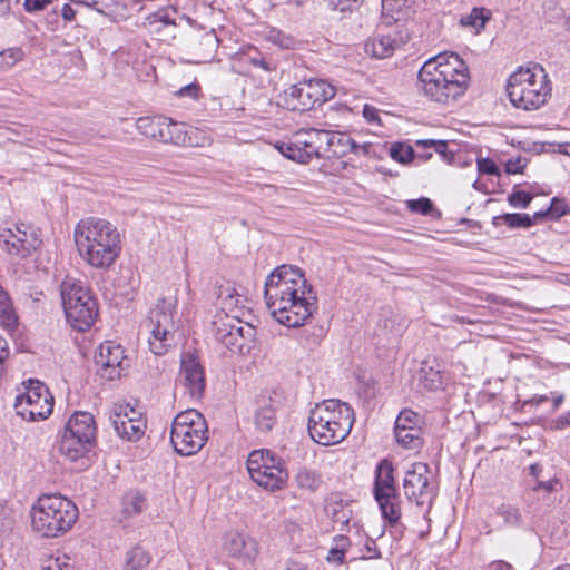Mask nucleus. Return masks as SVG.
I'll list each match as a JSON object with an SVG mask.
<instances>
[{"label":"nucleus","mask_w":570,"mask_h":570,"mask_svg":"<svg viewBox=\"0 0 570 570\" xmlns=\"http://www.w3.org/2000/svg\"><path fill=\"white\" fill-rule=\"evenodd\" d=\"M478 170L481 174L489 176H499L500 169L498 165L490 158H479L476 160Z\"/></svg>","instance_id":"obj_49"},{"label":"nucleus","mask_w":570,"mask_h":570,"mask_svg":"<svg viewBox=\"0 0 570 570\" xmlns=\"http://www.w3.org/2000/svg\"><path fill=\"white\" fill-rule=\"evenodd\" d=\"M325 137H327L326 130L314 128L299 130L288 140L278 142L276 148L286 158L307 164L313 158H321L320 148Z\"/></svg>","instance_id":"obj_13"},{"label":"nucleus","mask_w":570,"mask_h":570,"mask_svg":"<svg viewBox=\"0 0 570 570\" xmlns=\"http://www.w3.org/2000/svg\"><path fill=\"white\" fill-rule=\"evenodd\" d=\"M335 96V88L324 79H309L293 85L285 92L287 108L304 112L321 106Z\"/></svg>","instance_id":"obj_12"},{"label":"nucleus","mask_w":570,"mask_h":570,"mask_svg":"<svg viewBox=\"0 0 570 570\" xmlns=\"http://www.w3.org/2000/svg\"><path fill=\"white\" fill-rule=\"evenodd\" d=\"M166 121V117L164 116H153V117H140L136 121L137 130L156 141H161L163 128Z\"/></svg>","instance_id":"obj_31"},{"label":"nucleus","mask_w":570,"mask_h":570,"mask_svg":"<svg viewBox=\"0 0 570 570\" xmlns=\"http://www.w3.org/2000/svg\"><path fill=\"white\" fill-rule=\"evenodd\" d=\"M246 464L250 479L266 491L281 490L288 479L283 460L271 450L252 451Z\"/></svg>","instance_id":"obj_10"},{"label":"nucleus","mask_w":570,"mask_h":570,"mask_svg":"<svg viewBox=\"0 0 570 570\" xmlns=\"http://www.w3.org/2000/svg\"><path fill=\"white\" fill-rule=\"evenodd\" d=\"M52 0H24L23 8L27 12L41 11L51 3Z\"/></svg>","instance_id":"obj_55"},{"label":"nucleus","mask_w":570,"mask_h":570,"mask_svg":"<svg viewBox=\"0 0 570 570\" xmlns=\"http://www.w3.org/2000/svg\"><path fill=\"white\" fill-rule=\"evenodd\" d=\"M151 561V557L141 546L132 547L126 554L124 570H144Z\"/></svg>","instance_id":"obj_35"},{"label":"nucleus","mask_w":570,"mask_h":570,"mask_svg":"<svg viewBox=\"0 0 570 570\" xmlns=\"http://www.w3.org/2000/svg\"><path fill=\"white\" fill-rule=\"evenodd\" d=\"M124 361L121 346L112 342H106L99 346V351L95 354L97 374L108 381L119 379L124 371Z\"/></svg>","instance_id":"obj_19"},{"label":"nucleus","mask_w":570,"mask_h":570,"mask_svg":"<svg viewBox=\"0 0 570 570\" xmlns=\"http://www.w3.org/2000/svg\"><path fill=\"white\" fill-rule=\"evenodd\" d=\"M548 401L547 395H534L533 397L525 400L522 404V407L527 406H539L540 404Z\"/></svg>","instance_id":"obj_64"},{"label":"nucleus","mask_w":570,"mask_h":570,"mask_svg":"<svg viewBox=\"0 0 570 570\" xmlns=\"http://www.w3.org/2000/svg\"><path fill=\"white\" fill-rule=\"evenodd\" d=\"M95 445L79 435L63 430L59 442V452L67 461L77 463L78 470H83L89 465L88 454Z\"/></svg>","instance_id":"obj_20"},{"label":"nucleus","mask_w":570,"mask_h":570,"mask_svg":"<svg viewBox=\"0 0 570 570\" xmlns=\"http://www.w3.org/2000/svg\"><path fill=\"white\" fill-rule=\"evenodd\" d=\"M417 78L425 97L448 105L466 91L470 73L465 61L458 53L444 51L426 60Z\"/></svg>","instance_id":"obj_2"},{"label":"nucleus","mask_w":570,"mask_h":570,"mask_svg":"<svg viewBox=\"0 0 570 570\" xmlns=\"http://www.w3.org/2000/svg\"><path fill=\"white\" fill-rule=\"evenodd\" d=\"M350 141L351 142H348L346 150H348L355 155H367L370 153V148H371L370 144L360 145L351 137H350Z\"/></svg>","instance_id":"obj_58"},{"label":"nucleus","mask_w":570,"mask_h":570,"mask_svg":"<svg viewBox=\"0 0 570 570\" xmlns=\"http://www.w3.org/2000/svg\"><path fill=\"white\" fill-rule=\"evenodd\" d=\"M373 497L389 525H397L402 517V501L395 483L393 464L386 459L376 465Z\"/></svg>","instance_id":"obj_9"},{"label":"nucleus","mask_w":570,"mask_h":570,"mask_svg":"<svg viewBox=\"0 0 570 570\" xmlns=\"http://www.w3.org/2000/svg\"><path fill=\"white\" fill-rule=\"evenodd\" d=\"M396 41L390 35L375 36L365 42V52L371 57L384 59L393 55Z\"/></svg>","instance_id":"obj_28"},{"label":"nucleus","mask_w":570,"mask_h":570,"mask_svg":"<svg viewBox=\"0 0 570 570\" xmlns=\"http://www.w3.org/2000/svg\"><path fill=\"white\" fill-rule=\"evenodd\" d=\"M523 167H524V165L522 164L521 158L510 159L505 164V171L508 174H519V173H522Z\"/></svg>","instance_id":"obj_62"},{"label":"nucleus","mask_w":570,"mask_h":570,"mask_svg":"<svg viewBox=\"0 0 570 570\" xmlns=\"http://www.w3.org/2000/svg\"><path fill=\"white\" fill-rule=\"evenodd\" d=\"M507 94L511 104L523 110H537L551 95V87L544 69L533 63L520 67L510 75Z\"/></svg>","instance_id":"obj_5"},{"label":"nucleus","mask_w":570,"mask_h":570,"mask_svg":"<svg viewBox=\"0 0 570 570\" xmlns=\"http://www.w3.org/2000/svg\"><path fill=\"white\" fill-rule=\"evenodd\" d=\"M490 19V13L484 8H473L471 12L463 16L460 22L464 27H471L476 31L484 28L487 21Z\"/></svg>","instance_id":"obj_38"},{"label":"nucleus","mask_w":570,"mask_h":570,"mask_svg":"<svg viewBox=\"0 0 570 570\" xmlns=\"http://www.w3.org/2000/svg\"><path fill=\"white\" fill-rule=\"evenodd\" d=\"M147 509V499L138 490L127 491L121 500V512L126 518H132Z\"/></svg>","instance_id":"obj_30"},{"label":"nucleus","mask_w":570,"mask_h":570,"mask_svg":"<svg viewBox=\"0 0 570 570\" xmlns=\"http://www.w3.org/2000/svg\"><path fill=\"white\" fill-rule=\"evenodd\" d=\"M43 401L53 402V397L43 383L38 380H30L26 392L17 395L14 406L20 409L29 403H42Z\"/></svg>","instance_id":"obj_26"},{"label":"nucleus","mask_w":570,"mask_h":570,"mask_svg":"<svg viewBox=\"0 0 570 570\" xmlns=\"http://www.w3.org/2000/svg\"><path fill=\"white\" fill-rule=\"evenodd\" d=\"M219 40L214 31L205 32L191 43L193 62L206 63L210 62L218 49Z\"/></svg>","instance_id":"obj_24"},{"label":"nucleus","mask_w":570,"mask_h":570,"mask_svg":"<svg viewBox=\"0 0 570 570\" xmlns=\"http://www.w3.org/2000/svg\"><path fill=\"white\" fill-rule=\"evenodd\" d=\"M53 409V402L43 401L42 403H29L20 409L17 413L29 421H39L47 419Z\"/></svg>","instance_id":"obj_34"},{"label":"nucleus","mask_w":570,"mask_h":570,"mask_svg":"<svg viewBox=\"0 0 570 570\" xmlns=\"http://www.w3.org/2000/svg\"><path fill=\"white\" fill-rule=\"evenodd\" d=\"M200 91V87L197 83H189L187 86L181 87L177 95L179 97H190L193 99H197Z\"/></svg>","instance_id":"obj_57"},{"label":"nucleus","mask_w":570,"mask_h":570,"mask_svg":"<svg viewBox=\"0 0 570 570\" xmlns=\"http://www.w3.org/2000/svg\"><path fill=\"white\" fill-rule=\"evenodd\" d=\"M362 0H326V7L331 11H338L343 17L360 8Z\"/></svg>","instance_id":"obj_42"},{"label":"nucleus","mask_w":570,"mask_h":570,"mask_svg":"<svg viewBox=\"0 0 570 570\" xmlns=\"http://www.w3.org/2000/svg\"><path fill=\"white\" fill-rule=\"evenodd\" d=\"M351 546L350 538L345 535H336L333 538V547L342 552H346Z\"/></svg>","instance_id":"obj_60"},{"label":"nucleus","mask_w":570,"mask_h":570,"mask_svg":"<svg viewBox=\"0 0 570 570\" xmlns=\"http://www.w3.org/2000/svg\"><path fill=\"white\" fill-rule=\"evenodd\" d=\"M75 242L81 257L95 268H108L121 252L120 233L110 222L88 217L78 223Z\"/></svg>","instance_id":"obj_3"},{"label":"nucleus","mask_w":570,"mask_h":570,"mask_svg":"<svg viewBox=\"0 0 570 570\" xmlns=\"http://www.w3.org/2000/svg\"><path fill=\"white\" fill-rule=\"evenodd\" d=\"M430 468L426 463L415 462L405 472L403 489L406 498L417 505L431 503L436 495L435 488L430 483Z\"/></svg>","instance_id":"obj_15"},{"label":"nucleus","mask_w":570,"mask_h":570,"mask_svg":"<svg viewBox=\"0 0 570 570\" xmlns=\"http://www.w3.org/2000/svg\"><path fill=\"white\" fill-rule=\"evenodd\" d=\"M354 422L353 409L340 400H325L309 412L308 433L321 445H334L350 434Z\"/></svg>","instance_id":"obj_4"},{"label":"nucleus","mask_w":570,"mask_h":570,"mask_svg":"<svg viewBox=\"0 0 570 570\" xmlns=\"http://www.w3.org/2000/svg\"><path fill=\"white\" fill-rule=\"evenodd\" d=\"M60 294L70 326L79 332L89 330L98 316V304L91 291L80 282L66 279L61 283Z\"/></svg>","instance_id":"obj_7"},{"label":"nucleus","mask_w":570,"mask_h":570,"mask_svg":"<svg viewBox=\"0 0 570 570\" xmlns=\"http://www.w3.org/2000/svg\"><path fill=\"white\" fill-rule=\"evenodd\" d=\"M164 135H161V141L166 144H173L177 146L186 145L190 138L187 136L184 124L174 121L166 117V121L163 128Z\"/></svg>","instance_id":"obj_32"},{"label":"nucleus","mask_w":570,"mask_h":570,"mask_svg":"<svg viewBox=\"0 0 570 570\" xmlns=\"http://www.w3.org/2000/svg\"><path fill=\"white\" fill-rule=\"evenodd\" d=\"M421 381L429 390L436 391L442 389L445 384L444 376L441 370H434L433 366H423Z\"/></svg>","instance_id":"obj_39"},{"label":"nucleus","mask_w":570,"mask_h":570,"mask_svg":"<svg viewBox=\"0 0 570 570\" xmlns=\"http://www.w3.org/2000/svg\"><path fill=\"white\" fill-rule=\"evenodd\" d=\"M490 570H514L513 566L504 560H494L489 563Z\"/></svg>","instance_id":"obj_63"},{"label":"nucleus","mask_w":570,"mask_h":570,"mask_svg":"<svg viewBox=\"0 0 570 570\" xmlns=\"http://www.w3.org/2000/svg\"><path fill=\"white\" fill-rule=\"evenodd\" d=\"M268 39L283 48H289L293 43V39L285 36L281 30L272 29L268 35Z\"/></svg>","instance_id":"obj_51"},{"label":"nucleus","mask_w":570,"mask_h":570,"mask_svg":"<svg viewBox=\"0 0 570 570\" xmlns=\"http://www.w3.org/2000/svg\"><path fill=\"white\" fill-rule=\"evenodd\" d=\"M0 325L7 331H14L18 315L9 293L0 285Z\"/></svg>","instance_id":"obj_29"},{"label":"nucleus","mask_w":570,"mask_h":570,"mask_svg":"<svg viewBox=\"0 0 570 570\" xmlns=\"http://www.w3.org/2000/svg\"><path fill=\"white\" fill-rule=\"evenodd\" d=\"M42 240L36 229L24 224L14 228H0V246L9 255L24 258L31 255Z\"/></svg>","instance_id":"obj_16"},{"label":"nucleus","mask_w":570,"mask_h":570,"mask_svg":"<svg viewBox=\"0 0 570 570\" xmlns=\"http://www.w3.org/2000/svg\"><path fill=\"white\" fill-rule=\"evenodd\" d=\"M327 137L323 138V144H326L328 147H333L335 145L342 146V153L346 151V147L350 141V136L346 134H333L326 131Z\"/></svg>","instance_id":"obj_48"},{"label":"nucleus","mask_w":570,"mask_h":570,"mask_svg":"<svg viewBox=\"0 0 570 570\" xmlns=\"http://www.w3.org/2000/svg\"><path fill=\"white\" fill-rule=\"evenodd\" d=\"M433 149L446 164L451 165L454 163L455 155L448 149V142L445 140H439Z\"/></svg>","instance_id":"obj_52"},{"label":"nucleus","mask_w":570,"mask_h":570,"mask_svg":"<svg viewBox=\"0 0 570 570\" xmlns=\"http://www.w3.org/2000/svg\"><path fill=\"white\" fill-rule=\"evenodd\" d=\"M208 429L204 415L189 409L178 413L171 423L170 443L176 453L189 456L198 453L206 441Z\"/></svg>","instance_id":"obj_8"},{"label":"nucleus","mask_w":570,"mask_h":570,"mask_svg":"<svg viewBox=\"0 0 570 570\" xmlns=\"http://www.w3.org/2000/svg\"><path fill=\"white\" fill-rule=\"evenodd\" d=\"M255 424L263 432H268L276 423L277 402L269 396H261L257 401Z\"/></svg>","instance_id":"obj_25"},{"label":"nucleus","mask_w":570,"mask_h":570,"mask_svg":"<svg viewBox=\"0 0 570 570\" xmlns=\"http://www.w3.org/2000/svg\"><path fill=\"white\" fill-rule=\"evenodd\" d=\"M345 553L332 547L328 551L326 560L332 563L342 564L344 562Z\"/></svg>","instance_id":"obj_61"},{"label":"nucleus","mask_w":570,"mask_h":570,"mask_svg":"<svg viewBox=\"0 0 570 570\" xmlns=\"http://www.w3.org/2000/svg\"><path fill=\"white\" fill-rule=\"evenodd\" d=\"M125 411H131L127 403H119L112 406L109 420L117 435L127 441H138L145 433L146 421L140 413H132L131 419L125 420Z\"/></svg>","instance_id":"obj_18"},{"label":"nucleus","mask_w":570,"mask_h":570,"mask_svg":"<svg viewBox=\"0 0 570 570\" xmlns=\"http://www.w3.org/2000/svg\"><path fill=\"white\" fill-rule=\"evenodd\" d=\"M295 482L299 489L314 492L321 485L322 479L316 471L303 466L298 469Z\"/></svg>","instance_id":"obj_36"},{"label":"nucleus","mask_w":570,"mask_h":570,"mask_svg":"<svg viewBox=\"0 0 570 570\" xmlns=\"http://www.w3.org/2000/svg\"><path fill=\"white\" fill-rule=\"evenodd\" d=\"M9 356V348L7 341L0 335V377L3 375L4 372V361Z\"/></svg>","instance_id":"obj_59"},{"label":"nucleus","mask_w":570,"mask_h":570,"mask_svg":"<svg viewBox=\"0 0 570 570\" xmlns=\"http://www.w3.org/2000/svg\"><path fill=\"white\" fill-rule=\"evenodd\" d=\"M224 547L230 557L242 559L249 563H252L258 554L256 540L239 532L228 533Z\"/></svg>","instance_id":"obj_22"},{"label":"nucleus","mask_w":570,"mask_h":570,"mask_svg":"<svg viewBox=\"0 0 570 570\" xmlns=\"http://www.w3.org/2000/svg\"><path fill=\"white\" fill-rule=\"evenodd\" d=\"M264 298L271 315L287 327L304 325L317 311L313 286L294 265H281L266 277Z\"/></svg>","instance_id":"obj_1"},{"label":"nucleus","mask_w":570,"mask_h":570,"mask_svg":"<svg viewBox=\"0 0 570 570\" xmlns=\"http://www.w3.org/2000/svg\"><path fill=\"white\" fill-rule=\"evenodd\" d=\"M542 212L546 213V216L559 218L566 214V204L562 200L554 197L552 198L549 208Z\"/></svg>","instance_id":"obj_50"},{"label":"nucleus","mask_w":570,"mask_h":570,"mask_svg":"<svg viewBox=\"0 0 570 570\" xmlns=\"http://www.w3.org/2000/svg\"><path fill=\"white\" fill-rule=\"evenodd\" d=\"M177 12L167 8L159 9L146 17L145 27L149 33L155 35L160 41H169L175 38Z\"/></svg>","instance_id":"obj_21"},{"label":"nucleus","mask_w":570,"mask_h":570,"mask_svg":"<svg viewBox=\"0 0 570 570\" xmlns=\"http://www.w3.org/2000/svg\"><path fill=\"white\" fill-rule=\"evenodd\" d=\"M390 156L392 159L401 163V164H407L411 163L414 158V150L411 146L396 142L393 144L390 149Z\"/></svg>","instance_id":"obj_43"},{"label":"nucleus","mask_w":570,"mask_h":570,"mask_svg":"<svg viewBox=\"0 0 570 570\" xmlns=\"http://www.w3.org/2000/svg\"><path fill=\"white\" fill-rule=\"evenodd\" d=\"M543 217H546L543 212H535L533 216L521 213L502 214L493 217L492 224L494 226L505 224L510 228H528Z\"/></svg>","instance_id":"obj_27"},{"label":"nucleus","mask_w":570,"mask_h":570,"mask_svg":"<svg viewBox=\"0 0 570 570\" xmlns=\"http://www.w3.org/2000/svg\"><path fill=\"white\" fill-rule=\"evenodd\" d=\"M78 519V508L60 494H43L31 509L32 529L46 538L67 532Z\"/></svg>","instance_id":"obj_6"},{"label":"nucleus","mask_w":570,"mask_h":570,"mask_svg":"<svg viewBox=\"0 0 570 570\" xmlns=\"http://www.w3.org/2000/svg\"><path fill=\"white\" fill-rule=\"evenodd\" d=\"M433 149L446 164L451 165L454 163L455 155L448 149V142L445 140H439Z\"/></svg>","instance_id":"obj_53"},{"label":"nucleus","mask_w":570,"mask_h":570,"mask_svg":"<svg viewBox=\"0 0 570 570\" xmlns=\"http://www.w3.org/2000/svg\"><path fill=\"white\" fill-rule=\"evenodd\" d=\"M214 335L216 341L232 352L243 354L249 351V343L255 336V328L248 323H244L238 317L225 315L216 321Z\"/></svg>","instance_id":"obj_14"},{"label":"nucleus","mask_w":570,"mask_h":570,"mask_svg":"<svg viewBox=\"0 0 570 570\" xmlns=\"http://www.w3.org/2000/svg\"><path fill=\"white\" fill-rule=\"evenodd\" d=\"M24 53L21 48L13 47L8 48L6 50H2L0 52V66L2 69H10L12 68L17 62L22 60Z\"/></svg>","instance_id":"obj_44"},{"label":"nucleus","mask_w":570,"mask_h":570,"mask_svg":"<svg viewBox=\"0 0 570 570\" xmlns=\"http://www.w3.org/2000/svg\"><path fill=\"white\" fill-rule=\"evenodd\" d=\"M419 425V415L412 410L405 409L400 412L395 420L394 430L407 429Z\"/></svg>","instance_id":"obj_45"},{"label":"nucleus","mask_w":570,"mask_h":570,"mask_svg":"<svg viewBox=\"0 0 570 570\" xmlns=\"http://www.w3.org/2000/svg\"><path fill=\"white\" fill-rule=\"evenodd\" d=\"M406 3L407 0H382L383 23L390 26L397 22L399 18H395L393 13H400Z\"/></svg>","instance_id":"obj_40"},{"label":"nucleus","mask_w":570,"mask_h":570,"mask_svg":"<svg viewBox=\"0 0 570 570\" xmlns=\"http://www.w3.org/2000/svg\"><path fill=\"white\" fill-rule=\"evenodd\" d=\"M377 325L386 332L399 334L405 326V320L395 315L392 309L383 308Z\"/></svg>","instance_id":"obj_37"},{"label":"nucleus","mask_w":570,"mask_h":570,"mask_svg":"<svg viewBox=\"0 0 570 570\" xmlns=\"http://www.w3.org/2000/svg\"><path fill=\"white\" fill-rule=\"evenodd\" d=\"M175 302L161 298L150 311L147 321L148 345L155 355H164L175 346L176 325L174 322Z\"/></svg>","instance_id":"obj_11"},{"label":"nucleus","mask_w":570,"mask_h":570,"mask_svg":"<svg viewBox=\"0 0 570 570\" xmlns=\"http://www.w3.org/2000/svg\"><path fill=\"white\" fill-rule=\"evenodd\" d=\"M394 435L396 442L404 449L420 450L423 445L420 426L394 430Z\"/></svg>","instance_id":"obj_33"},{"label":"nucleus","mask_w":570,"mask_h":570,"mask_svg":"<svg viewBox=\"0 0 570 570\" xmlns=\"http://www.w3.org/2000/svg\"><path fill=\"white\" fill-rule=\"evenodd\" d=\"M406 208L416 214L429 215L433 210V203L426 197L406 200Z\"/></svg>","instance_id":"obj_46"},{"label":"nucleus","mask_w":570,"mask_h":570,"mask_svg":"<svg viewBox=\"0 0 570 570\" xmlns=\"http://www.w3.org/2000/svg\"><path fill=\"white\" fill-rule=\"evenodd\" d=\"M498 515L503 518L504 523L510 527H520L522 515L519 508L511 504H501L497 510Z\"/></svg>","instance_id":"obj_41"},{"label":"nucleus","mask_w":570,"mask_h":570,"mask_svg":"<svg viewBox=\"0 0 570 570\" xmlns=\"http://www.w3.org/2000/svg\"><path fill=\"white\" fill-rule=\"evenodd\" d=\"M362 114L368 124L380 122L379 110L376 107L365 104L363 106Z\"/></svg>","instance_id":"obj_56"},{"label":"nucleus","mask_w":570,"mask_h":570,"mask_svg":"<svg viewBox=\"0 0 570 570\" xmlns=\"http://www.w3.org/2000/svg\"><path fill=\"white\" fill-rule=\"evenodd\" d=\"M178 382L191 399L199 400L204 395L205 373L195 351L183 352Z\"/></svg>","instance_id":"obj_17"},{"label":"nucleus","mask_w":570,"mask_h":570,"mask_svg":"<svg viewBox=\"0 0 570 570\" xmlns=\"http://www.w3.org/2000/svg\"><path fill=\"white\" fill-rule=\"evenodd\" d=\"M65 431L79 435L86 441L96 444L97 426L95 417L91 413L86 411L75 412L68 420Z\"/></svg>","instance_id":"obj_23"},{"label":"nucleus","mask_w":570,"mask_h":570,"mask_svg":"<svg viewBox=\"0 0 570 570\" xmlns=\"http://www.w3.org/2000/svg\"><path fill=\"white\" fill-rule=\"evenodd\" d=\"M532 200V195L524 190H515L508 196V203L514 208H528Z\"/></svg>","instance_id":"obj_47"},{"label":"nucleus","mask_w":570,"mask_h":570,"mask_svg":"<svg viewBox=\"0 0 570 570\" xmlns=\"http://www.w3.org/2000/svg\"><path fill=\"white\" fill-rule=\"evenodd\" d=\"M567 428H570V411L549 422V429L553 431H561Z\"/></svg>","instance_id":"obj_54"}]
</instances>
